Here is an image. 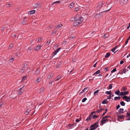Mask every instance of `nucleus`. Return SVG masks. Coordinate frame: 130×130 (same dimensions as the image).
<instances>
[{
    "mask_svg": "<svg viewBox=\"0 0 130 130\" xmlns=\"http://www.w3.org/2000/svg\"><path fill=\"white\" fill-rule=\"evenodd\" d=\"M73 19H74L75 20V21L73 23V25L75 26H79L80 24L84 20V19L82 17H80L77 18L76 17H74Z\"/></svg>",
    "mask_w": 130,
    "mask_h": 130,
    "instance_id": "obj_1",
    "label": "nucleus"
},
{
    "mask_svg": "<svg viewBox=\"0 0 130 130\" xmlns=\"http://www.w3.org/2000/svg\"><path fill=\"white\" fill-rule=\"evenodd\" d=\"M112 7H110L107 10L103 11H102L101 12L99 13L98 14L97 13L95 15V17L96 18H99L101 17L103 14V13L104 12H106L109 11L111 8Z\"/></svg>",
    "mask_w": 130,
    "mask_h": 130,
    "instance_id": "obj_2",
    "label": "nucleus"
},
{
    "mask_svg": "<svg viewBox=\"0 0 130 130\" xmlns=\"http://www.w3.org/2000/svg\"><path fill=\"white\" fill-rule=\"evenodd\" d=\"M99 126V125H97L96 126L94 123L92 124L90 127L89 130H93L95 129Z\"/></svg>",
    "mask_w": 130,
    "mask_h": 130,
    "instance_id": "obj_3",
    "label": "nucleus"
},
{
    "mask_svg": "<svg viewBox=\"0 0 130 130\" xmlns=\"http://www.w3.org/2000/svg\"><path fill=\"white\" fill-rule=\"evenodd\" d=\"M125 116L124 115H118L117 116L118 118L117 119V120L119 121H123L124 119V117Z\"/></svg>",
    "mask_w": 130,
    "mask_h": 130,
    "instance_id": "obj_4",
    "label": "nucleus"
},
{
    "mask_svg": "<svg viewBox=\"0 0 130 130\" xmlns=\"http://www.w3.org/2000/svg\"><path fill=\"white\" fill-rule=\"evenodd\" d=\"M104 4V2L102 1L100 2V3L97 6V9H100V8L102 7Z\"/></svg>",
    "mask_w": 130,
    "mask_h": 130,
    "instance_id": "obj_5",
    "label": "nucleus"
},
{
    "mask_svg": "<svg viewBox=\"0 0 130 130\" xmlns=\"http://www.w3.org/2000/svg\"><path fill=\"white\" fill-rule=\"evenodd\" d=\"M122 98L124 99H125L126 101L127 102L130 101V97L126 95H124L122 97Z\"/></svg>",
    "mask_w": 130,
    "mask_h": 130,
    "instance_id": "obj_6",
    "label": "nucleus"
},
{
    "mask_svg": "<svg viewBox=\"0 0 130 130\" xmlns=\"http://www.w3.org/2000/svg\"><path fill=\"white\" fill-rule=\"evenodd\" d=\"M101 123H100V125L102 126L104 124L106 123L105 119L103 118V117L101 121Z\"/></svg>",
    "mask_w": 130,
    "mask_h": 130,
    "instance_id": "obj_7",
    "label": "nucleus"
},
{
    "mask_svg": "<svg viewBox=\"0 0 130 130\" xmlns=\"http://www.w3.org/2000/svg\"><path fill=\"white\" fill-rule=\"evenodd\" d=\"M129 93L128 91H125L124 92H121L120 94L119 95V96L120 95H125Z\"/></svg>",
    "mask_w": 130,
    "mask_h": 130,
    "instance_id": "obj_8",
    "label": "nucleus"
},
{
    "mask_svg": "<svg viewBox=\"0 0 130 130\" xmlns=\"http://www.w3.org/2000/svg\"><path fill=\"white\" fill-rule=\"evenodd\" d=\"M5 101H1L0 102V109H1L2 107L5 104Z\"/></svg>",
    "mask_w": 130,
    "mask_h": 130,
    "instance_id": "obj_9",
    "label": "nucleus"
},
{
    "mask_svg": "<svg viewBox=\"0 0 130 130\" xmlns=\"http://www.w3.org/2000/svg\"><path fill=\"white\" fill-rule=\"evenodd\" d=\"M41 47V46L40 44L38 45L36 47V48L35 49V50H36L37 51H38L40 49Z\"/></svg>",
    "mask_w": 130,
    "mask_h": 130,
    "instance_id": "obj_10",
    "label": "nucleus"
},
{
    "mask_svg": "<svg viewBox=\"0 0 130 130\" xmlns=\"http://www.w3.org/2000/svg\"><path fill=\"white\" fill-rule=\"evenodd\" d=\"M88 87H85L84 89L79 93V94H80L83 93L84 92H85L86 91V90H87V89H88ZM87 91H88V90H87L86 91V92H87Z\"/></svg>",
    "mask_w": 130,
    "mask_h": 130,
    "instance_id": "obj_11",
    "label": "nucleus"
},
{
    "mask_svg": "<svg viewBox=\"0 0 130 130\" xmlns=\"http://www.w3.org/2000/svg\"><path fill=\"white\" fill-rule=\"evenodd\" d=\"M34 46L32 45L29 46L27 49V50L29 52L30 51L32 50L34 48Z\"/></svg>",
    "mask_w": 130,
    "mask_h": 130,
    "instance_id": "obj_12",
    "label": "nucleus"
},
{
    "mask_svg": "<svg viewBox=\"0 0 130 130\" xmlns=\"http://www.w3.org/2000/svg\"><path fill=\"white\" fill-rule=\"evenodd\" d=\"M92 116H91V115H90L89 117H88L86 119V121H87V122L88 121L90 120L92 118Z\"/></svg>",
    "mask_w": 130,
    "mask_h": 130,
    "instance_id": "obj_13",
    "label": "nucleus"
},
{
    "mask_svg": "<svg viewBox=\"0 0 130 130\" xmlns=\"http://www.w3.org/2000/svg\"><path fill=\"white\" fill-rule=\"evenodd\" d=\"M35 10H33L29 11L28 12V13L29 14H31L35 13Z\"/></svg>",
    "mask_w": 130,
    "mask_h": 130,
    "instance_id": "obj_14",
    "label": "nucleus"
},
{
    "mask_svg": "<svg viewBox=\"0 0 130 130\" xmlns=\"http://www.w3.org/2000/svg\"><path fill=\"white\" fill-rule=\"evenodd\" d=\"M54 74L52 73L49 74L47 78L48 79H50L51 77H52L53 75Z\"/></svg>",
    "mask_w": 130,
    "mask_h": 130,
    "instance_id": "obj_15",
    "label": "nucleus"
},
{
    "mask_svg": "<svg viewBox=\"0 0 130 130\" xmlns=\"http://www.w3.org/2000/svg\"><path fill=\"white\" fill-rule=\"evenodd\" d=\"M100 70H98L93 74V75H96L98 74H99V73H100Z\"/></svg>",
    "mask_w": 130,
    "mask_h": 130,
    "instance_id": "obj_16",
    "label": "nucleus"
},
{
    "mask_svg": "<svg viewBox=\"0 0 130 130\" xmlns=\"http://www.w3.org/2000/svg\"><path fill=\"white\" fill-rule=\"evenodd\" d=\"M61 76L60 75H59L57 76V77L56 79V78H55V80L56 81H57L58 80H59V79H60L61 78Z\"/></svg>",
    "mask_w": 130,
    "mask_h": 130,
    "instance_id": "obj_17",
    "label": "nucleus"
},
{
    "mask_svg": "<svg viewBox=\"0 0 130 130\" xmlns=\"http://www.w3.org/2000/svg\"><path fill=\"white\" fill-rule=\"evenodd\" d=\"M14 59V57L13 56H12L11 57V58L9 59V61L10 62H12L13 61Z\"/></svg>",
    "mask_w": 130,
    "mask_h": 130,
    "instance_id": "obj_18",
    "label": "nucleus"
},
{
    "mask_svg": "<svg viewBox=\"0 0 130 130\" xmlns=\"http://www.w3.org/2000/svg\"><path fill=\"white\" fill-rule=\"evenodd\" d=\"M75 4V3L74 2L71 3L70 4V8H72L73 7V6Z\"/></svg>",
    "mask_w": 130,
    "mask_h": 130,
    "instance_id": "obj_19",
    "label": "nucleus"
},
{
    "mask_svg": "<svg viewBox=\"0 0 130 130\" xmlns=\"http://www.w3.org/2000/svg\"><path fill=\"white\" fill-rule=\"evenodd\" d=\"M73 126V125L71 124H69L68 126V127H69V129L72 128Z\"/></svg>",
    "mask_w": 130,
    "mask_h": 130,
    "instance_id": "obj_20",
    "label": "nucleus"
},
{
    "mask_svg": "<svg viewBox=\"0 0 130 130\" xmlns=\"http://www.w3.org/2000/svg\"><path fill=\"white\" fill-rule=\"evenodd\" d=\"M120 93V91L119 90H118L117 91H116L115 92V93L117 95L119 96V93Z\"/></svg>",
    "mask_w": 130,
    "mask_h": 130,
    "instance_id": "obj_21",
    "label": "nucleus"
},
{
    "mask_svg": "<svg viewBox=\"0 0 130 130\" xmlns=\"http://www.w3.org/2000/svg\"><path fill=\"white\" fill-rule=\"evenodd\" d=\"M110 56V54L109 53H107L105 56V57L107 58L109 57Z\"/></svg>",
    "mask_w": 130,
    "mask_h": 130,
    "instance_id": "obj_22",
    "label": "nucleus"
},
{
    "mask_svg": "<svg viewBox=\"0 0 130 130\" xmlns=\"http://www.w3.org/2000/svg\"><path fill=\"white\" fill-rule=\"evenodd\" d=\"M104 110V108L101 109H100L96 111V112H97V113H99L100 112H101L102 111H103Z\"/></svg>",
    "mask_w": 130,
    "mask_h": 130,
    "instance_id": "obj_23",
    "label": "nucleus"
},
{
    "mask_svg": "<svg viewBox=\"0 0 130 130\" xmlns=\"http://www.w3.org/2000/svg\"><path fill=\"white\" fill-rule=\"evenodd\" d=\"M30 111V110L29 109H27L25 112V113L26 115H27L28 114Z\"/></svg>",
    "mask_w": 130,
    "mask_h": 130,
    "instance_id": "obj_24",
    "label": "nucleus"
},
{
    "mask_svg": "<svg viewBox=\"0 0 130 130\" xmlns=\"http://www.w3.org/2000/svg\"><path fill=\"white\" fill-rule=\"evenodd\" d=\"M41 78L39 77H38L37 78L36 81L37 83H39L41 81Z\"/></svg>",
    "mask_w": 130,
    "mask_h": 130,
    "instance_id": "obj_25",
    "label": "nucleus"
},
{
    "mask_svg": "<svg viewBox=\"0 0 130 130\" xmlns=\"http://www.w3.org/2000/svg\"><path fill=\"white\" fill-rule=\"evenodd\" d=\"M107 102L106 99H105L102 102V104H107Z\"/></svg>",
    "mask_w": 130,
    "mask_h": 130,
    "instance_id": "obj_26",
    "label": "nucleus"
},
{
    "mask_svg": "<svg viewBox=\"0 0 130 130\" xmlns=\"http://www.w3.org/2000/svg\"><path fill=\"white\" fill-rule=\"evenodd\" d=\"M99 117L98 116L94 115L92 116V118L94 119H96L99 118Z\"/></svg>",
    "mask_w": 130,
    "mask_h": 130,
    "instance_id": "obj_27",
    "label": "nucleus"
},
{
    "mask_svg": "<svg viewBox=\"0 0 130 130\" xmlns=\"http://www.w3.org/2000/svg\"><path fill=\"white\" fill-rule=\"evenodd\" d=\"M25 67H23L20 70V71L22 72H24V70H25Z\"/></svg>",
    "mask_w": 130,
    "mask_h": 130,
    "instance_id": "obj_28",
    "label": "nucleus"
},
{
    "mask_svg": "<svg viewBox=\"0 0 130 130\" xmlns=\"http://www.w3.org/2000/svg\"><path fill=\"white\" fill-rule=\"evenodd\" d=\"M54 78H52L51 79V80L50 81V82H49V84H52V83L54 81Z\"/></svg>",
    "mask_w": 130,
    "mask_h": 130,
    "instance_id": "obj_29",
    "label": "nucleus"
},
{
    "mask_svg": "<svg viewBox=\"0 0 130 130\" xmlns=\"http://www.w3.org/2000/svg\"><path fill=\"white\" fill-rule=\"evenodd\" d=\"M44 90V88H41L39 90L40 92V93H42Z\"/></svg>",
    "mask_w": 130,
    "mask_h": 130,
    "instance_id": "obj_30",
    "label": "nucleus"
},
{
    "mask_svg": "<svg viewBox=\"0 0 130 130\" xmlns=\"http://www.w3.org/2000/svg\"><path fill=\"white\" fill-rule=\"evenodd\" d=\"M120 104L121 106H124L125 104V103L123 101L121 102L120 103Z\"/></svg>",
    "mask_w": 130,
    "mask_h": 130,
    "instance_id": "obj_31",
    "label": "nucleus"
},
{
    "mask_svg": "<svg viewBox=\"0 0 130 130\" xmlns=\"http://www.w3.org/2000/svg\"><path fill=\"white\" fill-rule=\"evenodd\" d=\"M121 98L120 97H115L114 98V100H120Z\"/></svg>",
    "mask_w": 130,
    "mask_h": 130,
    "instance_id": "obj_32",
    "label": "nucleus"
},
{
    "mask_svg": "<svg viewBox=\"0 0 130 130\" xmlns=\"http://www.w3.org/2000/svg\"><path fill=\"white\" fill-rule=\"evenodd\" d=\"M128 0H121V1H123V3L126 4Z\"/></svg>",
    "mask_w": 130,
    "mask_h": 130,
    "instance_id": "obj_33",
    "label": "nucleus"
},
{
    "mask_svg": "<svg viewBox=\"0 0 130 130\" xmlns=\"http://www.w3.org/2000/svg\"><path fill=\"white\" fill-rule=\"evenodd\" d=\"M60 1H57L54 2L53 3L52 5L53 6L54 4H55L56 3L59 4V3H60Z\"/></svg>",
    "mask_w": 130,
    "mask_h": 130,
    "instance_id": "obj_34",
    "label": "nucleus"
},
{
    "mask_svg": "<svg viewBox=\"0 0 130 130\" xmlns=\"http://www.w3.org/2000/svg\"><path fill=\"white\" fill-rule=\"evenodd\" d=\"M26 79V76H24V77H22V80L21 81L22 82H24V80H25Z\"/></svg>",
    "mask_w": 130,
    "mask_h": 130,
    "instance_id": "obj_35",
    "label": "nucleus"
},
{
    "mask_svg": "<svg viewBox=\"0 0 130 130\" xmlns=\"http://www.w3.org/2000/svg\"><path fill=\"white\" fill-rule=\"evenodd\" d=\"M57 53L58 52L56 51V50L53 53V56H54L55 55H56Z\"/></svg>",
    "mask_w": 130,
    "mask_h": 130,
    "instance_id": "obj_36",
    "label": "nucleus"
},
{
    "mask_svg": "<svg viewBox=\"0 0 130 130\" xmlns=\"http://www.w3.org/2000/svg\"><path fill=\"white\" fill-rule=\"evenodd\" d=\"M62 25L61 24H60L57 25V28H59L60 27H62Z\"/></svg>",
    "mask_w": 130,
    "mask_h": 130,
    "instance_id": "obj_37",
    "label": "nucleus"
},
{
    "mask_svg": "<svg viewBox=\"0 0 130 130\" xmlns=\"http://www.w3.org/2000/svg\"><path fill=\"white\" fill-rule=\"evenodd\" d=\"M80 9V8L79 7H76L75 9V10L76 11H77L79 10Z\"/></svg>",
    "mask_w": 130,
    "mask_h": 130,
    "instance_id": "obj_38",
    "label": "nucleus"
},
{
    "mask_svg": "<svg viewBox=\"0 0 130 130\" xmlns=\"http://www.w3.org/2000/svg\"><path fill=\"white\" fill-rule=\"evenodd\" d=\"M87 100V98H84L82 100V102H85Z\"/></svg>",
    "mask_w": 130,
    "mask_h": 130,
    "instance_id": "obj_39",
    "label": "nucleus"
},
{
    "mask_svg": "<svg viewBox=\"0 0 130 130\" xmlns=\"http://www.w3.org/2000/svg\"><path fill=\"white\" fill-rule=\"evenodd\" d=\"M111 91H107L105 92V94H110L111 93Z\"/></svg>",
    "mask_w": 130,
    "mask_h": 130,
    "instance_id": "obj_40",
    "label": "nucleus"
},
{
    "mask_svg": "<svg viewBox=\"0 0 130 130\" xmlns=\"http://www.w3.org/2000/svg\"><path fill=\"white\" fill-rule=\"evenodd\" d=\"M28 65V63H25L24 64V66L23 67H25V68L26 67V66Z\"/></svg>",
    "mask_w": 130,
    "mask_h": 130,
    "instance_id": "obj_41",
    "label": "nucleus"
},
{
    "mask_svg": "<svg viewBox=\"0 0 130 130\" xmlns=\"http://www.w3.org/2000/svg\"><path fill=\"white\" fill-rule=\"evenodd\" d=\"M43 39V38H38V40H37V39L36 40V41H37L38 42H39L41 41V40H42Z\"/></svg>",
    "mask_w": 130,
    "mask_h": 130,
    "instance_id": "obj_42",
    "label": "nucleus"
},
{
    "mask_svg": "<svg viewBox=\"0 0 130 130\" xmlns=\"http://www.w3.org/2000/svg\"><path fill=\"white\" fill-rule=\"evenodd\" d=\"M116 70V68H114L111 71V73H112L115 72Z\"/></svg>",
    "mask_w": 130,
    "mask_h": 130,
    "instance_id": "obj_43",
    "label": "nucleus"
},
{
    "mask_svg": "<svg viewBox=\"0 0 130 130\" xmlns=\"http://www.w3.org/2000/svg\"><path fill=\"white\" fill-rule=\"evenodd\" d=\"M99 90H97L96 91H95L94 92V94H96L98 93L99 92Z\"/></svg>",
    "mask_w": 130,
    "mask_h": 130,
    "instance_id": "obj_44",
    "label": "nucleus"
},
{
    "mask_svg": "<svg viewBox=\"0 0 130 130\" xmlns=\"http://www.w3.org/2000/svg\"><path fill=\"white\" fill-rule=\"evenodd\" d=\"M126 116L127 117H128L129 116H130V113H128L127 111V112L126 114Z\"/></svg>",
    "mask_w": 130,
    "mask_h": 130,
    "instance_id": "obj_45",
    "label": "nucleus"
},
{
    "mask_svg": "<svg viewBox=\"0 0 130 130\" xmlns=\"http://www.w3.org/2000/svg\"><path fill=\"white\" fill-rule=\"evenodd\" d=\"M118 111H119V112H118V113H123V112L122 111L121 108L119 109V110H118Z\"/></svg>",
    "mask_w": 130,
    "mask_h": 130,
    "instance_id": "obj_46",
    "label": "nucleus"
},
{
    "mask_svg": "<svg viewBox=\"0 0 130 130\" xmlns=\"http://www.w3.org/2000/svg\"><path fill=\"white\" fill-rule=\"evenodd\" d=\"M23 92L22 91H20L18 92V94L19 95H20Z\"/></svg>",
    "mask_w": 130,
    "mask_h": 130,
    "instance_id": "obj_47",
    "label": "nucleus"
},
{
    "mask_svg": "<svg viewBox=\"0 0 130 130\" xmlns=\"http://www.w3.org/2000/svg\"><path fill=\"white\" fill-rule=\"evenodd\" d=\"M112 85H113V84H110L109 85V89H111L112 88Z\"/></svg>",
    "mask_w": 130,
    "mask_h": 130,
    "instance_id": "obj_48",
    "label": "nucleus"
},
{
    "mask_svg": "<svg viewBox=\"0 0 130 130\" xmlns=\"http://www.w3.org/2000/svg\"><path fill=\"white\" fill-rule=\"evenodd\" d=\"M57 30L56 29H54V30L52 32V34L53 35H54L56 33V32L57 31Z\"/></svg>",
    "mask_w": 130,
    "mask_h": 130,
    "instance_id": "obj_49",
    "label": "nucleus"
},
{
    "mask_svg": "<svg viewBox=\"0 0 130 130\" xmlns=\"http://www.w3.org/2000/svg\"><path fill=\"white\" fill-rule=\"evenodd\" d=\"M13 45L12 44H11L8 47L9 49H10L12 47H13Z\"/></svg>",
    "mask_w": 130,
    "mask_h": 130,
    "instance_id": "obj_50",
    "label": "nucleus"
},
{
    "mask_svg": "<svg viewBox=\"0 0 130 130\" xmlns=\"http://www.w3.org/2000/svg\"><path fill=\"white\" fill-rule=\"evenodd\" d=\"M40 71V69L38 68V69L36 70V71H35V72H37V73H39V72Z\"/></svg>",
    "mask_w": 130,
    "mask_h": 130,
    "instance_id": "obj_51",
    "label": "nucleus"
},
{
    "mask_svg": "<svg viewBox=\"0 0 130 130\" xmlns=\"http://www.w3.org/2000/svg\"><path fill=\"white\" fill-rule=\"evenodd\" d=\"M120 107V105H119V104H118L116 107V109L117 110H118Z\"/></svg>",
    "mask_w": 130,
    "mask_h": 130,
    "instance_id": "obj_52",
    "label": "nucleus"
},
{
    "mask_svg": "<svg viewBox=\"0 0 130 130\" xmlns=\"http://www.w3.org/2000/svg\"><path fill=\"white\" fill-rule=\"evenodd\" d=\"M110 117H111L110 116H105L103 117V118L106 119V118H110Z\"/></svg>",
    "mask_w": 130,
    "mask_h": 130,
    "instance_id": "obj_53",
    "label": "nucleus"
},
{
    "mask_svg": "<svg viewBox=\"0 0 130 130\" xmlns=\"http://www.w3.org/2000/svg\"><path fill=\"white\" fill-rule=\"evenodd\" d=\"M61 48V47H59L56 50L57 52H58L59 51V50Z\"/></svg>",
    "mask_w": 130,
    "mask_h": 130,
    "instance_id": "obj_54",
    "label": "nucleus"
},
{
    "mask_svg": "<svg viewBox=\"0 0 130 130\" xmlns=\"http://www.w3.org/2000/svg\"><path fill=\"white\" fill-rule=\"evenodd\" d=\"M50 41L49 40V41H47V42L46 43V44L47 45H48L50 44Z\"/></svg>",
    "mask_w": 130,
    "mask_h": 130,
    "instance_id": "obj_55",
    "label": "nucleus"
},
{
    "mask_svg": "<svg viewBox=\"0 0 130 130\" xmlns=\"http://www.w3.org/2000/svg\"><path fill=\"white\" fill-rule=\"evenodd\" d=\"M105 70L106 71H107L108 70V68L107 67H106L104 68Z\"/></svg>",
    "mask_w": 130,
    "mask_h": 130,
    "instance_id": "obj_56",
    "label": "nucleus"
},
{
    "mask_svg": "<svg viewBox=\"0 0 130 130\" xmlns=\"http://www.w3.org/2000/svg\"><path fill=\"white\" fill-rule=\"evenodd\" d=\"M122 89L123 91H125L127 89V88L125 87H123L122 88Z\"/></svg>",
    "mask_w": 130,
    "mask_h": 130,
    "instance_id": "obj_57",
    "label": "nucleus"
},
{
    "mask_svg": "<svg viewBox=\"0 0 130 130\" xmlns=\"http://www.w3.org/2000/svg\"><path fill=\"white\" fill-rule=\"evenodd\" d=\"M116 48L114 47H113V48L111 50V51L112 52H113L116 50Z\"/></svg>",
    "mask_w": 130,
    "mask_h": 130,
    "instance_id": "obj_58",
    "label": "nucleus"
},
{
    "mask_svg": "<svg viewBox=\"0 0 130 130\" xmlns=\"http://www.w3.org/2000/svg\"><path fill=\"white\" fill-rule=\"evenodd\" d=\"M27 21L26 20H22V23L23 24H24V23H26V22Z\"/></svg>",
    "mask_w": 130,
    "mask_h": 130,
    "instance_id": "obj_59",
    "label": "nucleus"
},
{
    "mask_svg": "<svg viewBox=\"0 0 130 130\" xmlns=\"http://www.w3.org/2000/svg\"><path fill=\"white\" fill-rule=\"evenodd\" d=\"M61 64V62H59L58 65L56 67L57 68H58L59 67V66H60V64Z\"/></svg>",
    "mask_w": 130,
    "mask_h": 130,
    "instance_id": "obj_60",
    "label": "nucleus"
},
{
    "mask_svg": "<svg viewBox=\"0 0 130 130\" xmlns=\"http://www.w3.org/2000/svg\"><path fill=\"white\" fill-rule=\"evenodd\" d=\"M16 36V34H12V37L13 38H14Z\"/></svg>",
    "mask_w": 130,
    "mask_h": 130,
    "instance_id": "obj_61",
    "label": "nucleus"
},
{
    "mask_svg": "<svg viewBox=\"0 0 130 130\" xmlns=\"http://www.w3.org/2000/svg\"><path fill=\"white\" fill-rule=\"evenodd\" d=\"M111 95H109L107 98V99H111Z\"/></svg>",
    "mask_w": 130,
    "mask_h": 130,
    "instance_id": "obj_62",
    "label": "nucleus"
},
{
    "mask_svg": "<svg viewBox=\"0 0 130 130\" xmlns=\"http://www.w3.org/2000/svg\"><path fill=\"white\" fill-rule=\"evenodd\" d=\"M99 120L97 122L94 123L96 126L97 125H98V124L99 122Z\"/></svg>",
    "mask_w": 130,
    "mask_h": 130,
    "instance_id": "obj_63",
    "label": "nucleus"
},
{
    "mask_svg": "<svg viewBox=\"0 0 130 130\" xmlns=\"http://www.w3.org/2000/svg\"><path fill=\"white\" fill-rule=\"evenodd\" d=\"M124 63V61L123 60H121L120 62V64H123Z\"/></svg>",
    "mask_w": 130,
    "mask_h": 130,
    "instance_id": "obj_64",
    "label": "nucleus"
}]
</instances>
